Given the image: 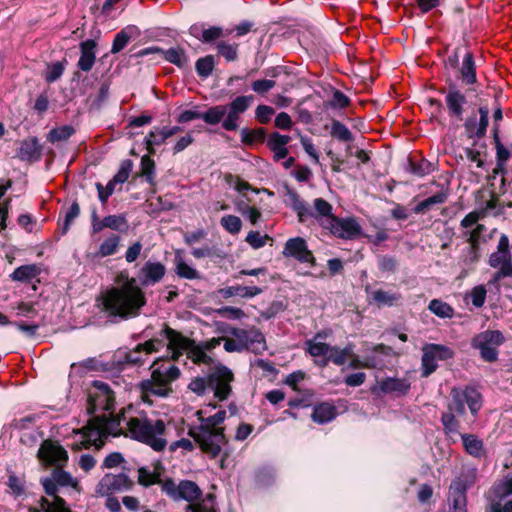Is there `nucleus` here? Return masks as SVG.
<instances>
[{"mask_svg":"<svg viewBox=\"0 0 512 512\" xmlns=\"http://www.w3.org/2000/svg\"><path fill=\"white\" fill-rule=\"evenodd\" d=\"M123 434L143 442L155 451H162L166 445V424L162 419L150 418L148 414L133 405L120 410L111 419L96 418L84 430H73L69 444L74 450L96 449L104 445L107 436Z\"/></svg>","mask_w":512,"mask_h":512,"instance_id":"1","label":"nucleus"},{"mask_svg":"<svg viewBox=\"0 0 512 512\" xmlns=\"http://www.w3.org/2000/svg\"><path fill=\"white\" fill-rule=\"evenodd\" d=\"M161 335L167 339L168 348L173 351L174 359L186 353L187 358L197 365H212L215 362L213 350L217 348L221 342H224L226 352L244 351L235 337H213L205 341L196 342L168 325L164 326Z\"/></svg>","mask_w":512,"mask_h":512,"instance_id":"2","label":"nucleus"},{"mask_svg":"<svg viewBox=\"0 0 512 512\" xmlns=\"http://www.w3.org/2000/svg\"><path fill=\"white\" fill-rule=\"evenodd\" d=\"M196 416L199 425L191 426L188 434L193 437L201 451L207 456L210 458L220 456L228 442L222 426L226 412L219 410L214 415L204 417V412L198 410Z\"/></svg>","mask_w":512,"mask_h":512,"instance_id":"3","label":"nucleus"},{"mask_svg":"<svg viewBox=\"0 0 512 512\" xmlns=\"http://www.w3.org/2000/svg\"><path fill=\"white\" fill-rule=\"evenodd\" d=\"M146 305L145 293L140 286L111 287L101 296L102 310L110 317L120 319L139 315Z\"/></svg>","mask_w":512,"mask_h":512,"instance_id":"4","label":"nucleus"},{"mask_svg":"<svg viewBox=\"0 0 512 512\" xmlns=\"http://www.w3.org/2000/svg\"><path fill=\"white\" fill-rule=\"evenodd\" d=\"M171 353L173 351L167 347ZM177 359H156L150 366L151 376L140 383L142 399L144 402H151L150 397L167 398L173 393L172 384L181 375L180 369L174 361Z\"/></svg>","mask_w":512,"mask_h":512,"instance_id":"5","label":"nucleus"},{"mask_svg":"<svg viewBox=\"0 0 512 512\" xmlns=\"http://www.w3.org/2000/svg\"><path fill=\"white\" fill-rule=\"evenodd\" d=\"M450 396L448 411L442 414L441 421L446 431L456 432L459 428L456 416L465 414V405L468 406L471 414L476 416L482 407V396L478 390L469 386L453 388Z\"/></svg>","mask_w":512,"mask_h":512,"instance_id":"6","label":"nucleus"},{"mask_svg":"<svg viewBox=\"0 0 512 512\" xmlns=\"http://www.w3.org/2000/svg\"><path fill=\"white\" fill-rule=\"evenodd\" d=\"M253 101V95H241L226 105L210 107L206 111L204 122L209 125H217L222 122L224 130L235 131L239 128L241 114L249 109Z\"/></svg>","mask_w":512,"mask_h":512,"instance_id":"7","label":"nucleus"},{"mask_svg":"<svg viewBox=\"0 0 512 512\" xmlns=\"http://www.w3.org/2000/svg\"><path fill=\"white\" fill-rule=\"evenodd\" d=\"M285 196L286 203L296 212L300 222L314 218L324 229H327L332 219L336 217L332 214V205L323 198L315 199L314 207L311 208L294 190H288Z\"/></svg>","mask_w":512,"mask_h":512,"instance_id":"8","label":"nucleus"},{"mask_svg":"<svg viewBox=\"0 0 512 512\" xmlns=\"http://www.w3.org/2000/svg\"><path fill=\"white\" fill-rule=\"evenodd\" d=\"M114 407V393L109 385L102 381H94L88 393L87 412L90 414L102 411V415H98L90 419L86 426L80 430H84L91 421L96 418L111 419L113 418L112 409Z\"/></svg>","mask_w":512,"mask_h":512,"instance_id":"9","label":"nucleus"},{"mask_svg":"<svg viewBox=\"0 0 512 512\" xmlns=\"http://www.w3.org/2000/svg\"><path fill=\"white\" fill-rule=\"evenodd\" d=\"M445 106L449 118L452 121L462 122L466 117L465 114L472 106H476L473 102L471 90L462 91L456 85H450L444 92Z\"/></svg>","mask_w":512,"mask_h":512,"instance_id":"10","label":"nucleus"},{"mask_svg":"<svg viewBox=\"0 0 512 512\" xmlns=\"http://www.w3.org/2000/svg\"><path fill=\"white\" fill-rule=\"evenodd\" d=\"M489 265L498 269L494 275V282H497L501 278L512 276V255L507 235L502 234L500 236L497 250L489 257Z\"/></svg>","mask_w":512,"mask_h":512,"instance_id":"11","label":"nucleus"},{"mask_svg":"<svg viewBox=\"0 0 512 512\" xmlns=\"http://www.w3.org/2000/svg\"><path fill=\"white\" fill-rule=\"evenodd\" d=\"M504 342V336L497 330H486L472 339V347L480 351L483 360L493 362L497 360V348Z\"/></svg>","mask_w":512,"mask_h":512,"instance_id":"12","label":"nucleus"},{"mask_svg":"<svg viewBox=\"0 0 512 512\" xmlns=\"http://www.w3.org/2000/svg\"><path fill=\"white\" fill-rule=\"evenodd\" d=\"M490 109L487 105H478L462 122L468 138L480 140L485 137L489 125Z\"/></svg>","mask_w":512,"mask_h":512,"instance_id":"13","label":"nucleus"},{"mask_svg":"<svg viewBox=\"0 0 512 512\" xmlns=\"http://www.w3.org/2000/svg\"><path fill=\"white\" fill-rule=\"evenodd\" d=\"M224 332L235 337L243 350L260 354L266 349L264 335L255 327L249 329L229 327Z\"/></svg>","mask_w":512,"mask_h":512,"instance_id":"14","label":"nucleus"},{"mask_svg":"<svg viewBox=\"0 0 512 512\" xmlns=\"http://www.w3.org/2000/svg\"><path fill=\"white\" fill-rule=\"evenodd\" d=\"M422 351L421 365L424 377H428L437 369V361L448 360L454 356V351L450 347L441 344H425Z\"/></svg>","mask_w":512,"mask_h":512,"instance_id":"15","label":"nucleus"},{"mask_svg":"<svg viewBox=\"0 0 512 512\" xmlns=\"http://www.w3.org/2000/svg\"><path fill=\"white\" fill-rule=\"evenodd\" d=\"M233 380V372L224 365H218L209 374L210 390L213 391L218 400L223 401L231 393V382Z\"/></svg>","mask_w":512,"mask_h":512,"instance_id":"16","label":"nucleus"},{"mask_svg":"<svg viewBox=\"0 0 512 512\" xmlns=\"http://www.w3.org/2000/svg\"><path fill=\"white\" fill-rule=\"evenodd\" d=\"M162 491L174 500L183 499L190 503L201 496V490L193 481L183 480L176 484L173 480L167 479L162 483Z\"/></svg>","mask_w":512,"mask_h":512,"instance_id":"17","label":"nucleus"},{"mask_svg":"<svg viewBox=\"0 0 512 512\" xmlns=\"http://www.w3.org/2000/svg\"><path fill=\"white\" fill-rule=\"evenodd\" d=\"M37 455L42 463L56 467H62L68 461L67 451L53 440L43 441Z\"/></svg>","mask_w":512,"mask_h":512,"instance_id":"18","label":"nucleus"},{"mask_svg":"<svg viewBox=\"0 0 512 512\" xmlns=\"http://www.w3.org/2000/svg\"><path fill=\"white\" fill-rule=\"evenodd\" d=\"M129 478L123 474H106L97 484L95 494L97 496H110L113 493L130 488Z\"/></svg>","mask_w":512,"mask_h":512,"instance_id":"19","label":"nucleus"},{"mask_svg":"<svg viewBox=\"0 0 512 512\" xmlns=\"http://www.w3.org/2000/svg\"><path fill=\"white\" fill-rule=\"evenodd\" d=\"M283 255L293 257L299 262L315 265V258L308 249L306 241L301 237L290 238L284 246Z\"/></svg>","mask_w":512,"mask_h":512,"instance_id":"20","label":"nucleus"},{"mask_svg":"<svg viewBox=\"0 0 512 512\" xmlns=\"http://www.w3.org/2000/svg\"><path fill=\"white\" fill-rule=\"evenodd\" d=\"M326 230L343 239H354L361 233V226L354 218L335 217Z\"/></svg>","mask_w":512,"mask_h":512,"instance_id":"21","label":"nucleus"},{"mask_svg":"<svg viewBox=\"0 0 512 512\" xmlns=\"http://www.w3.org/2000/svg\"><path fill=\"white\" fill-rule=\"evenodd\" d=\"M162 346V340L150 339L144 343L138 344L133 350L126 353V362L133 365H142L146 357L159 351Z\"/></svg>","mask_w":512,"mask_h":512,"instance_id":"22","label":"nucleus"},{"mask_svg":"<svg viewBox=\"0 0 512 512\" xmlns=\"http://www.w3.org/2000/svg\"><path fill=\"white\" fill-rule=\"evenodd\" d=\"M166 267L160 262L147 261L140 269L139 278L142 286L158 283L165 275Z\"/></svg>","mask_w":512,"mask_h":512,"instance_id":"23","label":"nucleus"},{"mask_svg":"<svg viewBox=\"0 0 512 512\" xmlns=\"http://www.w3.org/2000/svg\"><path fill=\"white\" fill-rule=\"evenodd\" d=\"M354 345L349 343L344 348L338 346H330V350L327 357L315 360V363L320 367H325L329 362L335 365L341 366L346 363L349 356H352V350Z\"/></svg>","mask_w":512,"mask_h":512,"instance_id":"24","label":"nucleus"},{"mask_svg":"<svg viewBox=\"0 0 512 512\" xmlns=\"http://www.w3.org/2000/svg\"><path fill=\"white\" fill-rule=\"evenodd\" d=\"M175 273L178 277L187 280L200 279V272L185 260L181 250L175 251L174 257Z\"/></svg>","mask_w":512,"mask_h":512,"instance_id":"25","label":"nucleus"},{"mask_svg":"<svg viewBox=\"0 0 512 512\" xmlns=\"http://www.w3.org/2000/svg\"><path fill=\"white\" fill-rule=\"evenodd\" d=\"M326 334L324 332H318L312 339L305 342L306 352L314 358H324L328 356L330 346L327 343L319 341V339H325Z\"/></svg>","mask_w":512,"mask_h":512,"instance_id":"26","label":"nucleus"},{"mask_svg":"<svg viewBox=\"0 0 512 512\" xmlns=\"http://www.w3.org/2000/svg\"><path fill=\"white\" fill-rule=\"evenodd\" d=\"M96 42L94 40H86L80 43L81 56L78 61V67L85 72L92 69L96 55H95Z\"/></svg>","mask_w":512,"mask_h":512,"instance_id":"27","label":"nucleus"},{"mask_svg":"<svg viewBox=\"0 0 512 512\" xmlns=\"http://www.w3.org/2000/svg\"><path fill=\"white\" fill-rule=\"evenodd\" d=\"M291 138L287 135H281L277 132L271 133L267 145L270 150L274 153L275 160L284 159L288 155L287 144L290 142Z\"/></svg>","mask_w":512,"mask_h":512,"instance_id":"28","label":"nucleus"},{"mask_svg":"<svg viewBox=\"0 0 512 512\" xmlns=\"http://www.w3.org/2000/svg\"><path fill=\"white\" fill-rule=\"evenodd\" d=\"M449 192L448 189H442L436 194L424 199L419 202L413 209L416 214H424L427 211L431 210L436 205H441L445 203L448 199Z\"/></svg>","mask_w":512,"mask_h":512,"instance_id":"29","label":"nucleus"},{"mask_svg":"<svg viewBox=\"0 0 512 512\" xmlns=\"http://www.w3.org/2000/svg\"><path fill=\"white\" fill-rule=\"evenodd\" d=\"M220 293L225 298L234 296H240L242 298H253L261 294L262 289L256 286L234 285L221 289Z\"/></svg>","mask_w":512,"mask_h":512,"instance_id":"30","label":"nucleus"},{"mask_svg":"<svg viewBox=\"0 0 512 512\" xmlns=\"http://www.w3.org/2000/svg\"><path fill=\"white\" fill-rule=\"evenodd\" d=\"M378 387L383 393L406 394L410 389V382L407 379L386 378L379 382Z\"/></svg>","mask_w":512,"mask_h":512,"instance_id":"31","label":"nucleus"},{"mask_svg":"<svg viewBox=\"0 0 512 512\" xmlns=\"http://www.w3.org/2000/svg\"><path fill=\"white\" fill-rule=\"evenodd\" d=\"M494 142L496 147V166L493 169V177L499 174H504L505 164L510 158V151L501 143L499 136L497 135V128H495Z\"/></svg>","mask_w":512,"mask_h":512,"instance_id":"32","label":"nucleus"},{"mask_svg":"<svg viewBox=\"0 0 512 512\" xmlns=\"http://www.w3.org/2000/svg\"><path fill=\"white\" fill-rule=\"evenodd\" d=\"M462 443L465 451L475 457L481 458L485 456V449L483 441L474 434L461 435Z\"/></svg>","mask_w":512,"mask_h":512,"instance_id":"33","label":"nucleus"},{"mask_svg":"<svg viewBox=\"0 0 512 512\" xmlns=\"http://www.w3.org/2000/svg\"><path fill=\"white\" fill-rule=\"evenodd\" d=\"M336 416V408L333 404L323 402L316 405L313 409L312 419L314 422L323 424L333 420Z\"/></svg>","mask_w":512,"mask_h":512,"instance_id":"34","label":"nucleus"},{"mask_svg":"<svg viewBox=\"0 0 512 512\" xmlns=\"http://www.w3.org/2000/svg\"><path fill=\"white\" fill-rule=\"evenodd\" d=\"M460 75L462 81L468 85L474 84L477 80L475 62L472 54L469 52L463 57Z\"/></svg>","mask_w":512,"mask_h":512,"instance_id":"35","label":"nucleus"},{"mask_svg":"<svg viewBox=\"0 0 512 512\" xmlns=\"http://www.w3.org/2000/svg\"><path fill=\"white\" fill-rule=\"evenodd\" d=\"M466 488L462 482L453 481L450 485V498L454 509L466 510Z\"/></svg>","mask_w":512,"mask_h":512,"instance_id":"36","label":"nucleus"},{"mask_svg":"<svg viewBox=\"0 0 512 512\" xmlns=\"http://www.w3.org/2000/svg\"><path fill=\"white\" fill-rule=\"evenodd\" d=\"M19 157L23 160H31L39 155V145L36 138L23 140L19 147Z\"/></svg>","mask_w":512,"mask_h":512,"instance_id":"37","label":"nucleus"},{"mask_svg":"<svg viewBox=\"0 0 512 512\" xmlns=\"http://www.w3.org/2000/svg\"><path fill=\"white\" fill-rule=\"evenodd\" d=\"M39 274V269L36 265H23L14 270L11 277L15 281L29 282L36 278Z\"/></svg>","mask_w":512,"mask_h":512,"instance_id":"38","label":"nucleus"},{"mask_svg":"<svg viewBox=\"0 0 512 512\" xmlns=\"http://www.w3.org/2000/svg\"><path fill=\"white\" fill-rule=\"evenodd\" d=\"M160 475L161 473L158 466L154 468V471H150L149 469L142 467L138 470V481L143 486H150L153 484L162 485L164 481L160 480Z\"/></svg>","mask_w":512,"mask_h":512,"instance_id":"39","label":"nucleus"},{"mask_svg":"<svg viewBox=\"0 0 512 512\" xmlns=\"http://www.w3.org/2000/svg\"><path fill=\"white\" fill-rule=\"evenodd\" d=\"M119 243L120 237L118 235H111L100 244L97 256L103 258L114 255L117 252Z\"/></svg>","mask_w":512,"mask_h":512,"instance_id":"40","label":"nucleus"},{"mask_svg":"<svg viewBox=\"0 0 512 512\" xmlns=\"http://www.w3.org/2000/svg\"><path fill=\"white\" fill-rule=\"evenodd\" d=\"M371 299L377 303L378 306H391L400 299V295L379 289L371 293Z\"/></svg>","mask_w":512,"mask_h":512,"instance_id":"41","label":"nucleus"},{"mask_svg":"<svg viewBox=\"0 0 512 512\" xmlns=\"http://www.w3.org/2000/svg\"><path fill=\"white\" fill-rule=\"evenodd\" d=\"M429 310L440 318H452L454 314L453 308L439 299L430 301Z\"/></svg>","mask_w":512,"mask_h":512,"instance_id":"42","label":"nucleus"},{"mask_svg":"<svg viewBox=\"0 0 512 512\" xmlns=\"http://www.w3.org/2000/svg\"><path fill=\"white\" fill-rule=\"evenodd\" d=\"M330 134L333 138L342 142H351L353 140L351 131L338 120L332 122Z\"/></svg>","mask_w":512,"mask_h":512,"instance_id":"43","label":"nucleus"},{"mask_svg":"<svg viewBox=\"0 0 512 512\" xmlns=\"http://www.w3.org/2000/svg\"><path fill=\"white\" fill-rule=\"evenodd\" d=\"M55 481L58 486H70L75 490L79 491L78 481L71 476V474L63 471L60 467H56V469L52 473Z\"/></svg>","mask_w":512,"mask_h":512,"instance_id":"44","label":"nucleus"},{"mask_svg":"<svg viewBox=\"0 0 512 512\" xmlns=\"http://www.w3.org/2000/svg\"><path fill=\"white\" fill-rule=\"evenodd\" d=\"M166 139H168V137L166 136L164 128L151 131L145 138L147 150L150 153H154L153 146L163 144Z\"/></svg>","mask_w":512,"mask_h":512,"instance_id":"45","label":"nucleus"},{"mask_svg":"<svg viewBox=\"0 0 512 512\" xmlns=\"http://www.w3.org/2000/svg\"><path fill=\"white\" fill-rule=\"evenodd\" d=\"M490 492L499 499L512 495V477H506L502 481L494 484Z\"/></svg>","mask_w":512,"mask_h":512,"instance_id":"46","label":"nucleus"},{"mask_svg":"<svg viewBox=\"0 0 512 512\" xmlns=\"http://www.w3.org/2000/svg\"><path fill=\"white\" fill-rule=\"evenodd\" d=\"M221 226L230 234L236 235L241 231L242 221L238 216L225 215L220 220Z\"/></svg>","mask_w":512,"mask_h":512,"instance_id":"47","label":"nucleus"},{"mask_svg":"<svg viewBox=\"0 0 512 512\" xmlns=\"http://www.w3.org/2000/svg\"><path fill=\"white\" fill-rule=\"evenodd\" d=\"M214 66V57L208 55L197 60L196 71L199 76L208 77L212 73Z\"/></svg>","mask_w":512,"mask_h":512,"instance_id":"48","label":"nucleus"},{"mask_svg":"<svg viewBox=\"0 0 512 512\" xmlns=\"http://www.w3.org/2000/svg\"><path fill=\"white\" fill-rule=\"evenodd\" d=\"M74 132L71 126H62L49 132L48 140L51 143L67 140Z\"/></svg>","mask_w":512,"mask_h":512,"instance_id":"49","label":"nucleus"},{"mask_svg":"<svg viewBox=\"0 0 512 512\" xmlns=\"http://www.w3.org/2000/svg\"><path fill=\"white\" fill-rule=\"evenodd\" d=\"M265 138V131L263 129L248 130L243 129L241 131V139L244 144H253L255 142H261Z\"/></svg>","mask_w":512,"mask_h":512,"instance_id":"50","label":"nucleus"},{"mask_svg":"<svg viewBox=\"0 0 512 512\" xmlns=\"http://www.w3.org/2000/svg\"><path fill=\"white\" fill-rule=\"evenodd\" d=\"M218 52L221 56H223L227 61H234L238 56V45L237 44H229L226 42H219L217 45Z\"/></svg>","mask_w":512,"mask_h":512,"instance_id":"51","label":"nucleus"},{"mask_svg":"<svg viewBox=\"0 0 512 512\" xmlns=\"http://www.w3.org/2000/svg\"><path fill=\"white\" fill-rule=\"evenodd\" d=\"M140 168L141 175L144 176L150 184H152L155 173L154 161L149 156L145 155L141 158Z\"/></svg>","mask_w":512,"mask_h":512,"instance_id":"52","label":"nucleus"},{"mask_svg":"<svg viewBox=\"0 0 512 512\" xmlns=\"http://www.w3.org/2000/svg\"><path fill=\"white\" fill-rule=\"evenodd\" d=\"M133 163L131 160H125L121 163L116 175L111 179L114 184H122L126 182L132 171Z\"/></svg>","mask_w":512,"mask_h":512,"instance_id":"53","label":"nucleus"},{"mask_svg":"<svg viewBox=\"0 0 512 512\" xmlns=\"http://www.w3.org/2000/svg\"><path fill=\"white\" fill-rule=\"evenodd\" d=\"M271 238L265 234V235H261L259 232L257 231H250L246 238H245V241L253 248V249H260L262 247H264L267 243L268 240H270Z\"/></svg>","mask_w":512,"mask_h":512,"instance_id":"54","label":"nucleus"},{"mask_svg":"<svg viewBox=\"0 0 512 512\" xmlns=\"http://www.w3.org/2000/svg\"><path fill=\"white\" fill-rule=\"evenodd\" d=\"M80 207L78 203L74 202L65 214V219L61 227V233L66 234L73 223V221L79 216Z\"/></svg>","mask_w":512,"mask_h":512,"instance_id":"55","label":"nucleus"},{"mask_svg":"<svg viewBox=\"0 0 512 512\" xmlns=\"http://www.w3.org/2000/svg\"><path fill=\"white\" fill-rule=\"evenodd\" d=\"M188 388L197 395H203L207 390H210L209 375L207 378L197 377L191 380Z\"/></svg>","mask_w":512,"mask_h":512,"instance_id":"56","label":"nucleus"},{"mask_svg":"<svg viewBox=\"0 0 512 512\" xmlns=\"http://www.w3.org/2000/svg\"><path fill=\"white\" fill-rule=\"evenodd\" d=\"M276 85V82L271 79H259L252 82V90L260 95H264L268 91H270L272 88H274Z\"/></svg>","mask_w":512,"mask_h":512,"instance_id":"57","label":"nucleus"},{"mask_svg":"<svg viewBox=\"0 0 512 512\" xmlns=\"http://www.w3.org/2000/svg\"><path fill=\"white\" fill-rule=\"evenodd\" d=\"M103 219L106 228H110L112 230H121L127 225L126 218L123 215H109Z\"/></svg>","mask_w":512,"mask_h":512,"instance_id":"58","label":"nucleus"},{"mask_svg":"<svg viewBox=\"0 0 512 512\" xmlns=\"http://www.w3.org/2000/svg\"><path fill=\"white\" fill-rule=\"evenodd\" d=\"M64 69H65V67H64L63 63H61V62H55V63L51 64L48 67V70L45 74V80L48 83L55 82L57 79H59L62 76Z\"/></svg>","mask_w":512,"mask_h":512,"instance_id":"59","label":"nucleus"},{"mask_svg":"<svg viewBox=\"0 0 512 512\" xmlns=\"http://www.w3.org/2000/svg\"><path fill=\"white\" fill-rule=\"evenodd\" d=\"M486 289L483 285L475 286L470 293L472 304L480 308L484 305L486 299Z\"/></svg>","mask_w":512,"mask_h":512,"instance_id":"60","label":"nucleus"},{"mask_svg":"<svg viewBox=\"0 0 512 512\" xmlns=\"http://www.w3.org/2000/svg\"><path fill=\"white\" fill-rule=\"evenodd\" d=\"M129 40H130V35L128 34L127 30L124 29V30L120 31L119 33L116 34V36L114 38L111 52L112 53L120 52L122 49L125 48V46L129 42Z\"/></svg>","mask_w":512,"mask_h":512,"instance_id":"61","label":"nucleus"},{"mask_svg":"<svg viewBox=\"0 0 512 512\" xmlns=\"http://www.w3.org/2000/svg\"><path fill=\"white\" fill-rule=\"evenodd\" d=\"M486 215V212L484 209L472 211L468 213L461 221V226L463 228H470L474 225H477V222L480 219H483Z\"/></svg>","mask_w":512,"mask_h":512,"instance_id":"62","label":"nucleus"},{"mask_svg":"<svg viewBox=\"0 0 512 512\" xmlns=\"http://www.w3.org/2000/svg\"><path fill=\"white\" fill-rule=\"evenodd\" d=\"M163 53H164V58L167 61H169L170 63L181 66L185 62L184 52L180 49L170 48V49L164 51Z\"/></svg>","mask_w":512,"mask_h":512,"instance_id":"63","label":"nucleus"},{"mask_svg":"<svg viewBox=\"0 0 512 512\" xmlns=\"http://www.w3.org/2000/svg\"><path fill=\"white\" fill-rule=\"evenodd\" d=\"M213 497L208 496L207 499L203 500L201 503L190 504L188 506L192 512H215L213 507Z\"/></svg>","mask_w":512,"mask_h":512,"instance_id":"64","label":"nucleus"}]
</instances>
